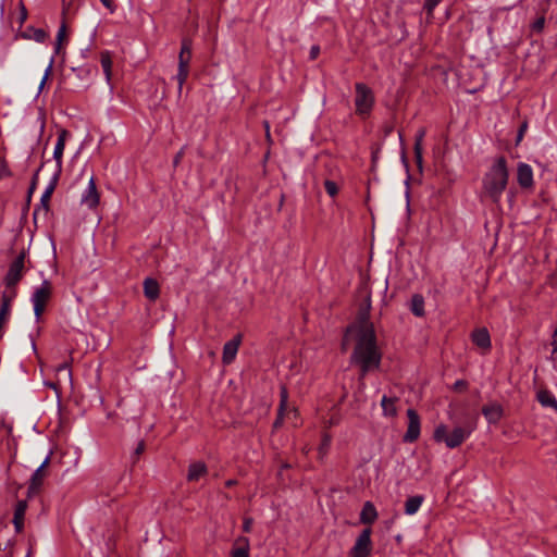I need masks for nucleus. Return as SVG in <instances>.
<instances>
[{
    "label": "nucleus",
    "mask_w": 557,
    "mask_h": 557,
    "mask_svg": "<svg viewBox=\"0 0 557 557\" xmlns=\"http://www.w3.org/2000/svg\"><path fill=\"white\" fill-rule=\"evenodd\" d=\"M369 308L370 304L359 313L358 321L347 327L345 335V341L348 335H354L355 347L350 356V363L359 367L361 377L379 369L382 360V352L376 343L375 330L369 319Z\"/></svg>",
    "instance_id": "1"
},
{
    "label": "nucleus",
    "mask_w": 557,
    "mask_h": 557,
    "mask_svg": "<svg viewBox=\"0 0 557 557\" xmlns=\"http://www.w3.org/2000/svg\"><path fill=\"white\" fill-rule=\"evenodd\" d=\"M509 180L507 160L504 156L497 157L482 180L484 196L497 203L505 191Z\"/></svg>",
    "instance_id": "2"
},
{
    "label": "nucleus",
    "mask_w": 557,
    "mask_h": 557,
    "mask_svg": "<svg viewBox=\"0 0 557 557\" xmlns=\"http://www.w3.org/2000/svg\"><path fill=\"white\" fill-rule=\"evenodd\" d=\"M475 428V423H468L465 426H456L451 432H448L447 426L442 423L435 428L433 437L437 443H444L446 447L454 449L466 442Z\"/></svg>",
    "instance_id": "3"
},
{
    "label": "nucleus",
    "mask_w": 557,
    "mask_h": 557,
    "mask_svg": "<svg viewBox=\"0 0 557 557\" xmlns=\"http://www.w3.org/2000/svg\"><path fill=\"white\" fill-rule=\"evenodd\" d=\"M375 103L373 90L364 83L355 84V112L361 119L370 116Z\"/></svg>",
    "instance_id": "4"
},
{
    "label": "nucleus",
    "mask_w": 557,
    "mask_h": 557,
    "mask_svg": "<svg viewBox=\"0 0 557 557\" xmlns=\"http://www.w3.org/2000/svg\"><path fill=\"white\" fill-rule=\"evenodd\" d=\"M52 287L49 281L45 280L32 295V302L36 319L39 320L45 311L46 305L51 297Z\"/></svg>",
    "instance_id": "5"
},
{
    "label": "nucleus",
    "mask_w": 557,
    "mask_h": 557,
    "mask_svg": "<svg viewBox=\"0 0 557 557\" xmlns=\"http://www.w3.org/2000/svg\"><path fill=\"white\" fill-rule=\"evenodd\" d=\"M371 528H366L358 535L350 554L352 557H369L372 552Z\"/></svg>",
    "instance_id": "6"
},
{
    "label": "nucleus",
    "mask_w": 557,
    "mask_h": 557,
    "mask_svg": "<svg viewBox=\"0 0 557 557\" xmlns=\"http://www.w3.org/2000/svg\"><path fill=\"white\" fill-rule=\"evenodd\" d=\"M407 418H408V426H407V431H406L403 440L406 443H413L420 436V432H421L420 417L414 409L409 408L407 410Z\"/></svg>",
    "instance_id": "7"
},
{
    "label": "nucleus",
    "mask_w": 557,
    "mask_h": 557,
    "mask_svg": "<svg viewBox=\"0 0 557 557\" xmlns=\"http://www.w3.org/2000/svg\"><path fill=\"white\" fill-rule=\"evenodd\" d=\"M23 269L24 255L21 253L10 264L7 275L4 277V283L8 288L14 287L21 281L23 276Z\"/></svg>",
    "instance_id": "8"
},
{
    "label": "nucleus",
    "mask_w": 557,
    "mask_h": 557,
    "mask_svg": "<svg viewBox=\"0 0 557 557\" xmlns=\"http://www.w3.org/2000/svg\"><path fill=\"white\" fill-rule=\"evenodd\" d=\"M71 134L69 131L62 128L58 132L57 143L53 149V159L57 165V173L60 174L62 171V158L65 149L66 140L70 138Z\"/></svg>",
    "instance_id": "9"
},
{
    "label": "nucleus",
    "mask_w": 557,
    "mask_h": 557,
    "mask_svg": "<svg viewBox=\"0 0 557 557\" xmlns=\"http://www.w3.org/2000/svg\"><path fill=\"white\" fill-rule=\"evenodd\" d=\"M100 201V195L97 190L95 178L91 176L86 189L81 197V203L89 209H95Z\"/></svg>",
    "instance_id": "10"
},
{
    "label": "nucleus",
    "mask_w": 557,
    "mask_h": 557,
    "mask_svg": "<svg viewBox=\"0 0 557 557\" xmlns=\"http://www.w3.org/2000/svg\"><path fill=\"white\" fill-rule=\"evenodd\" d=\"M398 403L397 396L383 395L381 399L382 414L384 418L394 419L398 414Z\"/></svg>",
    "instance_id": "11"
},
{
    "label": "nucleus",
    "mask_w": 557,
    "mask_h": 557,
    "mask_svg": "<svg viewBox=\"0 0 557 557\" xmlns=\"http://www.w3.org/2000/svg\"><path fill=\"white\" fill-rule=\"evenodd\" d=\"M517 181L522 188H531L533 186V171L529 164L523 162L518 164Z\"/></svg>",
    "instance_id": "12"
},
{
    "label": "nucleus",
    "mask_w": 557,
    "mask_h": 557,
    "mask_svg": "<svg viewBox=\"0 0 557 557\" xmlns=\"http://www.w3.org/2000/svg\"><path fill=\"white\" fill-rule=\"evenodd\" d=\"M240 335H237L224 344L222 354V361L224 364H230L234 361L240 345Z\"/></svg>",
    "instance_id": "13"
},
{
    "label": "nucleus",
    "mask_w": 557,
    "mask_h": 557,
    "mask_svg": "<svg viewBox=\"0 0 557 557\" xmlns=\"http://www.w3.org/2000/svg\"><path fill=\"white\" fill-rule=\"evenodd\" d=\"M231 557H250V542L247 536H238L234 540Z\"/></svg>",
    "instance_id": "14"
},
{
    "label": "nucleus",
    "mask_w": 557,
    "mask_h": 557,
    "mask_svg": "<svg viewBox=\"0 0 557 557\" xmlns=\"http://www.w3.org/2000/svg\"><path fill=\"white\" fill-rule=\"evenodd\" d=\"M48 462H49V457H47L42 461V463L32 474L30 484L28 486V495L37 493V491L41 486L44 478H45L44 468L48 465Z\"/></svg>",
    "instance_id": "15"
},
{
    "label": "nucleus",
    "mask_w": 557,
    "mask_h": 557,
    "mask_svg": "<svg viewBox=\"0 0 557 557\" xmlns=\"http://www.w3.org/2000/svg\"><path fill=\"white\" fill-rule=\"evenodd\" d=\"M471 339L474 345L485 350H488L492 346L490 333L485 327L474 330Z\"/></svg>",
    "instance_id": "16"
},
{
    "label": "nucleus",
    "mask_w": 557,
    "mask_h": 557,
    "mask_svg": "<svg viewBox=\"0 0 557 557\" xmlns=\"http://www.w3.org/2000/svg\"><path fill=\"white\" fill-rule=\"evenodd\" d=\"M287 404H288V392H287V388L285 386H281V391H280V405H278V408H277V417L275 419V421L273 422V428L274 429H278L283 425V421H284V413L287 409Z\"/></svg>",
    "instance_id": "17"
},
{
    "label": "nucleus",
    "mask_w": 557,
    "mask_h": 557,
    "mask_svg": "<svg viewBox=\"0 0 557 557\" xmlns=\"http://www.w3.org/2000/svg\"><path fill=\"white\" fill-rule=\"evenodd\" d=\"M377 510L371 502H366L360 512V522L363 524H372L377 519Z\"/></svg>",
    "instance_id": "18"
},
{
    "label": "nucleus",
    "mask_w": 557,
    "mask_h": 557,
    "mask_svg": "<svg viewBox=\"0 0 557 557\" xmlns=\"http://www.w3.org/2000/svg\"><path fill=\"white\" fill-rule=\"evenodd\" d=\"M100 63L106 77V82L110 86V88H112L111 81L113 62L110 51L104 50L100 53Z\"/></svg>",
    "instance_id": "19"
},
{
    "label": "nucleus",
    "mask_w": 557,
    "mask_h": 557,
    "mask_svg": "<svg viewBox=\"0 0 557 557\" xmlns=\"http://www.w3.org/2000/svg\"><path fill=\"white\" fill-rule=\"evenodd\" d=\"M27 509V502L26 500H18L15 510H14V517H13V524L16 532H21L24 527V517Z\"/></svg>",
    "instance_id": "20"
},
{
    "label": "nucleus",
    "mask_w": 557,
    "mask_h": 557,
    "mask_svg": "<svg viewBox=\"0 0 557 557\" xmlns=\"http://www.w3.org/2000/svg\"><path fill=\"white\" fill-rule=\"evenodd\" d=\"M482 413L488 423H497L503 416V409L497 404H491L482 408Z\"/></svg>",
    "instance_id": "21"
},
{
    "label": "nucleus",
    "mask_w": 557,
    "mask_h": 557,
    "mask_svg": "<svg viewBox=\"0 0 557 557\" xmlns=\"http://www.w3.org/2000/svg\"><path fill=\"white\" fill-rule=\"evenodd\" d=\"M144 294L149 300H151V301L157 300L160 295L159 283L154 278H151V277L145 278Z\"/></svg>",
    "instance_id": "22"
},
{
    "label": "nucleus",
    "mask_w": 557,
    "mask_h": 557,
    "mask_svg": "<svg viewBox=\"0 0 557 557\" xmlns=\"http://www.w3.org/2000/svg\"><path fill=\"white\" fill-rule=\"evenodd\" d=\"M425 134H426L425 128L421 127L420 129H418V132L416 134V138H414V147H413L414 159H416V163L419 168H422V162H423L422 143H423V138H424Z\"/></svg>",
    "instance_id": "23"
},
{
    "label": "nucleus",
    "mask_w": 557,
    "mask_h": 557,
    "mask_svg": "<svg viewBox=\"0 0 557 557\" xmlns=\"http://www.w3.org/2000/svg\"><path fill=\"white\" fill-rule=\"evenodd\" d=\"M207 466L203 462H194L188 467L187 480L190 482L198 481L207 473Z\"/></svg>",
    "instance_id": "24"
},
{
    "label": "nucleus",
    "mask_w": 557,
    "mask_h": 557,
    "mask_svg": "<svg viewBox=\"0 0 557 557\" xmlns=\"http://www.w3.org/2000/svg\"><path fill=\"white\" fill-rule=\"evenodd\" d=\"M536 398L543 407L552 408L557 412V399L552 392L542 389L537 393Z\"/></svg>",
    "instance_id": "25"
},
{
    "label": "nucleus",
    "mask_w": 557,
    "mask_h": 557,
    "mask_svg": "<svg viewBox=\"0 0 557 557\" xmlns=\"http://www.w3.org/2000/svg\"><path fill=\"white\" fill-rule=\"evenodd\" d=\"M424 502V497L422 495H416L409 497L405 502V513L408 516H412L417 513Z\"/></svg>",
    "instance_id": "26"
},
{
    "label": "nucleus",
    "mask_w": 557,
    "mask_h": 557,
    "mask_svg": "<svg viewBox=\"0 0 557 557\" xmlns=\"http://www.w3.org/2000/svg\"><path fill=\"white\" fill-rule=\"evenodd\" d=\"M190 60H191V41L187 38H184L182 40L181 51L178 54V65H182V62H184L185 65H189Z\"/></svg>",
    "instance_id": "27"
},
{
    "label": "nucleus",
    "mask_w": 557,
    "mask_h": 557,
    "mask_svg": "<svg viewBox=\"0 0 557 557\" xmlns=\"http://www.w3.org/2000/svg\"><path fill=\"white\" fill-rule=\"evenodd\" d=\"M410 310L411 312L416 315V317H423L425 314V310H424V298L422 295L420 294H414L412 297H411V302H410Z\"/></svg>",
    "instance_id": "28"
},
{
    "label": "nucleus",
    "mask_w": 557,
    "mask_h": 557,
    "mask_svg": "<svg viewBox=\"0 0 557 557\" xmlns=\"http://www.w3.org/2000/svg\"><path fill=\"white\" fill-rule=\"evenodd\" d=\"M189 75V65H185L184 62H182V65H178L177 74L175 75V79L177 81L178 87H177V94L181 96L183 90V85L187 81Z\"/></svg>",
    "instance_id": "29"
},
{
    "label": "nucleus",
    "mask_w": 557,
    "mask_h": 557,
    "mask_svg": "<svg viewBox=\"0 0 557 557\" xmlns=\"http://www.w3.org/2000/svg\"><path fill=\"white\" fill-rule=\"evenodd\" d=\"M58 176H59V174L55 173V175L53 176L52 181L49 183V185L46 187L44 194L41 195L40 203H41V206L44 207L45 210H48V205H49L51 195H52V193H53V190L55 188Z\"/></svg>",
    "instance_id": "30"
},
{
    "label": "nucleus",
    "mask_w": 557,
    "mask_h": 557,
    "mask_svg": "<svg viewBox=\"0 0 557 557\" xmlns=\"http://www.w3.org/2000/svg\"><path fill=\"white\" fill-rule=\"evenodd\" d=\"M15 296V293H13L11 296H9L7 293H4L1 297V307H0V314L10 318L11 313V301L13 297Z\"/></svg>",
    "instance_id": "31"
},
{
    "label": "nucleus",
    "mask_w": 557,
    "mask_h": 557,
    "mask_svg": "<svg viewBox=\"0 0 557 557\" xmlns=\"http://www.w3.org/2000/svg\"><path fill=\"white\" fill-rule=\"evenodd\" d=\"M65 36H66V25L63 22L60 25L58 33H57V37H55L54 52L57 54L60 53V51H61L62 42L65 39Z\"/></svg>",
    "instance_id": "32"
},
{
    "label": "nucleus",
    "mask_w": 557,
    "mask_h": 557,
    "mask_svg": "<svg viewBox=\"0 0 557 557\" xmlns=\"http://www.w3.org/2000/svg\"><path fill=\"white\" fill-rule=\"evenodd\" d=\"M324 188H325V191L331 196V197H335L338 193V187H337V184L333 181H330V180H326L324 182Z\"/></svg>",
    "instance_id": "33"
},
{
    "label": "nucleus",
    "mask_w": 557,
    "mask_h": 557,
    "mask_svg": "<svg viewBox=\"0 0 557 557\" xmlns=\"http://www.w3.org/2000/svg\"><path fill=\"white\" fill-rule=\"evenodd\" d=\"M331 445V436L329 434H324L322 437L321 445L319 447V451L321 455L326 454Z\"/></svg>",
    "instance_id": "34"
},
{
    "label": "nucleus",
    "mask_w": 557,
    "mask_h": 557,
    "mask_svg": "<svg viewBox=\"0 0 557 557\" xmlns=\"http://www.w3.org/2000/svg\"><path fill=\"white\" fill-rule=\"evenodd\" d=\"M544 25H545V17L544 16H540L537 17L531 25L532 27V30L536 32V33H540L543 30L544 28Z\"/></svg>",
    "instance_id": "35"
},
{
    "label": "nucleus",
    "mask_w": 557,
    "mask_h": 557,
    "mask_svg": "<svg viewBox=\"0 0 557 557\" xmlns=\"http://www.w3.org/2000/svg\"><path fill=\"white\" fill-rule=\"evenodd\" d=\"M145 450V442L144 441H140L138 442L135 450H134V455H133V461H137L139 459V456L144 453Z\"/></svg>",
    "instance_id": "36"
},
{
    "label": "nucleus",
    "mask_w": 557,
    "mask_h": 557,
    "mask_svg": "<svg viewBox=\"0 0 557 557\" xmlns=\"http://www.w3.org/2000/svg\"><path fill=\"white\" fill-rule=\"evenodd\" d=\"M11 173L9 171L8 164L4 158L0 157V180L4 176H9Z\"/></svg>",
    "instance_id": "37"
},
{
    "label": "nucleus",
    "mask_w": 557,
    "mask_h": 557,
    "mask_svg": "<svg viewBox=\"0 0 557 557\" xmlns=\"http://www.w3.org/2000/svg\"><path fill=\"white\" fill-rule=\"evenodd\" d=\"M9 319L10 318L0 314V342L2 341V338L4 336L5 325L8 324Z\"/></svg>",
    "instance_id": "38"
},
{
    "label": "nucleus",
    "mask_w": 557,
    "mask_h": 557,
    "mask_svg": "<svg viewBox=\"0 0 557 557\" xmlns=\"http://www.w3.org/2000/svg\"><path fill=\"white\" fill-rule=\"evenodd\" d=\"M104 8H107L110 13H114L116 10V4L114 0H99Z\"/></svg>",
    "instance_id": "39"
},
{
    "label": "nucleus",
    "mask_w": 557,
    "mask_h": 557,
    "mask_svg": "<svg viewBox=\"0 0 557 557\" xmlns=\"http://www.w3.org/2000/svg\"><path fill=\"white\" fill-rule=\"evenodd\" d=\"M252 524H253V519L252 518H250V517L244 518L243 531L246 532V533H249L251 531Z\"/></svg>",
    "instance_id": "40"
},
{
    "label": "nucleus",
    "mask_w": 557,
    "mask_h": 557,
    "mask_svg": "<svg viewBox=\"0 0 557 557\" xmlns=\"http://www.w3.org/2000/svg\"><path fill=\"white\" fill-rule=\"evenodd\" d=\"M52 64H53V59L50 61L48 67L46 69L45 75H44V77H42V79L40 82V85H39V90L42 89V87H44V85H45V83H46V81L48 78V75L50 74V72L52 70Z\"/></svg>",
    "instance_id": "41"
},
{
    "label": "nucleus",
    "mask_w": 557,
    "mask_h": 557,
    "mask_svg": "<svg viewBox=\"0 0 557 557\" xmlns=\"http://www.w3.org/2000/svg\"><path fill=\"white\" fill-rule=\"evenodd\" d=\"M320 54V47L318 45H313L311 48H310V52H309V57H310V60H315Z\"/></svg>",
    "instance_id": "42"
},
{
    "label": "nucleus",
    "mask_w": 557,
    "mask_h": 557,
    "mask_svg": "<svg viewBox=\"0 0 557 557\" xmlns=\"http://www.w3.org/2000/svg\"><path fill=\"white\" fill-rule=\"evenodd\" d=\"M441 1L442 0H425L424 7L429 12H432Z\"/></svg>",
    "instance_id": "43"
},
{
    "label": "nucleus",
    "mask_w": 557,
    "mask_h": 557,
    "mask_svg": "<svg viewBox=\"0 0 557 557\" xmlns=\"http://www.w3.org/2000/svg\"><path fill=\"white\" fill-rule=\"evenodd\" d=\"M527 127H528V124L525 122L520 126V128L518 131V137H517L518 143L522 139L524 132L527 131Z\"/></svg>",
    "instance_id": "44"
},
{
    "label": "nucleus",
    "mask_w": 557,
    "mask_h": 557,
    "mask_svg": "<svg viewBox=\"0 0 557 557\" xmlns=\"http://www.w3.org/2000/svg\"><path fill=\"white\" fill-rule=\"evenodd\" d=\"M26 18H27V11H26V8L24 7V4H22L21 5V14H20L21 25L25 22Z\"/></svg>",
    "instance_id": "45"
},
{
    "label": "nucleus",
    "mask_w": 557,
    "mask_h": 557,
    "mask_svg": "<svg viewBox=\"0 0 557 557\" xmlns=\"http://www.w3.org/2000/svg\"><path fill=\"white\" fill-rule=\"evenodd\" d=\"M467 385H468V384H467V382H466V381H463V380H458V381H456V382H455V384H454V388H455V389H465V388L467 387Z\"/></svg>",
    "instance_id": "46"
},
{
    "label": "nucleus",
    "mask_w": 557,
    "mask_h": 557,
    "mask_svg": "<svg viewBox=\"0 0 557 557\" xmlns=\"http://www.w3.org/2000/svg\"><path fill=\"white\" fill-rule=\"evenodd\" d=\"M550 345L553 347V352H557V329L555 330V332L553 334V338H552Z\"/></svg>",
    "instance_id": "47"
},
{
    "label": "nucleus",
    "mask_w": 557,
    "mask_h": 557,
    "mask_svg": "<svg viewBox=\"0 0 557 557\" xmlns=\"http://www.w3.org/2000/svg\"><path fill=\"white\" fill-rule=\"evenodd\" d=\"M183 154H184L183 149L176 153V156L174 157V160H173L174 165H177L181 162Z\"/></svg>",
    "instance_id": "48"
},
{
    "label": "nucleus",
    "mask_w": 557,
    "mask_h": 557,
    "mask_svg": "<svg viewBox=\"0 0 557 557\" xmlns=\"http://www.w3.org/2000/svg\"><path fill=\"white\" fill-rule=\"evenodd\" d=\"M263 126H264V131H265V136L268 139H270V123L268 121H264Z\"/></svg>",
    "instance_id": "49"
},
{
    "label": "nucleus",
    "mask_w": 557,
    "mask_h": 557,
    "mask_svg": "<svg viewBox=\"0 0 557 557\" xmlns=\"http://www.w3.org/2000/svg\"><path fill=\"white\" fill-rule=\"evenodd\" d=\"M236 484H237V481H236V480H227V481L225 482V486H226V487H233V486H234V485H236Z\"/></svg>",
    "instance_id": "50"
},
{
    "label": "nucleus",
    "mask_w": 557,
    "mask_h": 557,
    "mask_svg": "<svg viewBox=\"0 0 557 557\" xmlns=\"http://www.w3.org/2000/svg\"><path fill=\"white\" fill-rule=\"evenodd\" d=\"M44 32L42 30H39L38 35H37V39L39 40L41 37H44Z\"/></svg>",
    "instance_id": "51"
},
{
    "label": "nucleus",
    "mask_w": 557,
    "mask_h": 557,
    "mask_svg": "<svg viewBox=\"0 0 557 557\" xmlns=\"http://www.w3.org/2000/svg\"><path fill=\"white\" fill-rule=\"evenodd\" d=\"M32 552L29 550L26 557H30Z\"/></svg>",
    "instance_id": "52"
}]
</instances>
